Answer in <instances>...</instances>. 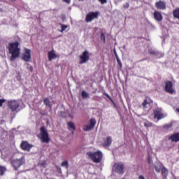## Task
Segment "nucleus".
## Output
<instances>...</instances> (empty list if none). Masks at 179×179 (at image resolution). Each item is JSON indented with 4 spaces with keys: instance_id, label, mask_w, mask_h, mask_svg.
I'll use <instances>...</instances> for the list:
<instances>
[{
    "instance_id": "nucleus-1",
    "label": "nucleus",
    "mask_w": 179,
    "mask_h": 179,
    "mask_svg": "<svg viewBox=\"0 0 179 179\" xmlns=\"http://www.w3.org/2000/svg\"><path fill=\"white\" fill-rule=\"evenodd\" d=\"M8 51L11 54L10 61H15V58H17L20 55L19 42L9 43Z\"/></svg>"
},
{
    "instance_id": "nucleus-2",
    "label": "nucleus",
    "mask_w": 179,
    "mask_h": 179,
    "mask_svg": "<svg viewBox=\"0 0 179 179\" xmlns=\"http://www.w3.org/2000/svg\"><path fill=\"white\" fill-rule=\"evenodd\" d=\"M87 156H88L94 163H100L101 159H103V153L100 150H98L96 152H87Z\"/></svg>"
},
{
    "instance_id": "nucleus-3",
    "label": "nucleus",
    "mask_w": 179,
    "mask_h": 179,
    "mask_svg": "<svg viewBox=\"0 0 179 179\" xmlns=\"http://www.w3.org/2000/svg\"><path fill=\"white\" fill-rule=\"evenodd\" d=\"M41 139L42 143H48L50 142V137H48V131L45 127H42L40 128V134L38 136Z\"/></svg>"
},
{
    "instance_id": "nucleus-4",
    "label": "nucleus",
    "mask_w": 179,
    "mask_h": 179,
    "mask_svg": "<svg viewBox=\"0 0 179 179\" xmlns=\"http://www.w3.org/2000/svg\"><path fill=\"white\" fill-rule=\"evenodd\" d=\"M19 106H20V103L16 100L8 101L7 103L8 108L12 113H15V111L19 108Z\"/></svg>"
},
{
    "instance_id": "nucleus-5",
    "label": "nucleus",
    "mask_w": 179,
    "mask_h": 179,
    "mask_svg": "<svg viewBox=\"0 0 179 179\" xmlns=\"http://www.w3.org/2000/svg\"><path fill=\"white\" fill-rule=\"evenodd\" d=\"M124 166L122 163H115L113 167V173H117V174H120V176H122L124 174Z\"/></svg>"
},
{
    "instance_id": "nucleus-6",
    "label": "nucleus",
    "mask_w": 179,
    "mask_h": 179,
    "mask_svg": "<svg viewBox=\"0 0 179 179\" xmlns=\"http://www.w3.org/2000/svg\"><path fill=\"white\" fill-rule=\"evenodd\" d=\"M97 17H99V12H90L85 17V22L90 23V22L94 20V19H97Z\"/></svg>"
},
{
    "instance_id": "nucleus-7",
    "label": "nucleus",
    "mask_w": 179,
    "mask_h": 179,
    "mask_svg": "<svg viewBox=\"0 0 179 179\" xmlns=\"http://www.w3.org/2000/svg\"><path fill=\"white\" fill-rule=\"evenodd\" d=\"M11 164L15 170H17L20 166L24 164V157H22L20 159L12 161Z\"/></svg>"
},
{
    "instance_id": "nucleus-8",
    "label": "nucleus",
    "mask_w": 179,
    "mask_h": 179,
    "mask_svg": "<svg viewBox=\"0 0 179 179\" xmlns=\"http://www.w3.org/2000/svg\"><path fill=\"white\" fill-rule=\"evenodd\" d=\"M22 58L25 62H30L31 61V50L27 48L24 49Z\"/></svg>"
},
{
    "instance_id": "nucleus-9",
    "label": "nucleus",
    "mask_w": 179,
    "mask_h": 179,
    "mask_svg": "<svg viewBox=\"0 0 179 179\" xmlns=\"http://www.w3.org/2000/svg\"><path fill=\"white\" fill-rule=\"evenodd\" d=\"M79 58L80 59V61L79 62L80 65H83V64H86V62L89 61L90 58L89 52H87V50L84 51L83 54L79 56Z\"/></svg>"
},
{
    "instance_id": "nucleus-10",
    "label": "nucleus",
    "mask_w": 179,
    "mask_h": 179,
    "mask_svg": "<svg viewBox=\"0 0 179 179\" xmlns=\"http://www.w3.org/2000/svg\"><path fill=\"white\" fill-rule=\"evenodd\" d=\"M165 117H166V115L163 114L162 109L157 108L154 110V118H157V121H159V120H163V118Z\"/></svg>"
},
{
    "instance_id": "nucleus-11",
    "label": "nucleus",
    "mask_w": 179,
    "mask_h": 179,
    "mask_svg": "<svg viewBox=\"0 0 179 179\" xmlns=\"http://www.w3.org/2000/svg\"><path fill=\"white\" fill-rule=\"evenodd\" d=\"M111 143H113V138L108 136L103 140L102 145H103L104 148H110Z\"/></svg>"
},
{
    "instance_id": "nucleus-12",
    "label": "nucleus",
    "mask_w": 179,
    "mask_h": 179,
    "mask_svg": "<svg viewBox=\"0 0 179 179\" xmlns=\"http://www.w3.org/2000/svg\"><path fill=\"white\" fill-rule=\"evenodd\" d=\"M20 146L22 150H27V152H29L30 149L33 148V145L27 143V141H23Z\"/></svg>"
},
{
    "instance_id": "nucleus-13",
    "label": "nucleus",
    "mask_w": 179,
    "mask_h": 179,
    "mask_svg": "<svg viewBox=\"0 0 179 179\" xmlns=\"http://www.w3.org/2000/svg\"><path fill=\"white\" fill-rule=\"evenodd\" d=\"M165 90L167 93H170L173 94L174 93V90L173 89V83L171 81H168L165 85Z\"/></svg>"
},
{
    "instance_id": "nucleus-14",
    "label": "nucleus",
    "mask_w": 179,
    "mask_h": 179,
    "mask_svg": "<svg viewBox=\"0 0 179 179\" xmlns=\"http://www.w3.org/2000/svg\"><path fill=\"white\" fill-rule=\"evenodd\" d=\"M155 8H157V9H160L161 10H164L166 8V3L162 1H157L155 3Z\"/></svg>"
},
{
    "instance_id": "nucleus-15",
    "label": "nucleus",
    "mask_w": 179,
    "mask_h": 179,
    "mask_svg": "<svg viewBox=\"0 0 179 179\" xmlns=\"http://www.w3.org/2000/svg\"><path fill=\"white\" fill-rule=\"evenodd\" d=\"M150 103L151 101L150 99H145L142 103L143 110H148V108H150Z\"/></svg>"
},
{
    "instance_id": "nucleus-16",
    "label": "nucleus",
    "mask_w": 179,
    "mask_h": 179,
    "mask_svg": "<svg viewBox=\"0 0 179 179\" xmlns=\"http://www.w3.org/2000/svg\"><path fill=\"white\" fill-rule=\"evenodd\" d=\"M154 18L157 22H162L163 20V15H162V13L158 11H155L154 12Z\"/></svg>"
},
{
    "instance_id": "nucleus-17",
    "label": "nucleus",
    "mask_w": 179,
    "mask_h": 179,
    "mask_svg": "<svg viewBox=\"0 0 179 179\" xmlns=\"http://www.w3.org/2000/svg\"><path fill=\"white\" fill-rule=\"evenodd\" d=\"M49 61H52L55 58H57V54H55V50H52L48 52Z\"/></svg>"
},
{
    "instance_id": "nucleus-18",
    "label": "nucleus",
    "mask_w": 179,
    "mask_h": 179,
    "mask_svg": "<svg viewBox=\"0 0 179 179\" xmlns=\"http://www.w3.org/2000/svg\"><path fill=\"white\" fill-rule=\"evenodd\" d=\"M150 54L156 55L157 58H163L164 57V53L160 52L150 51Z\"/></svg>"
},
{
    "instance_id": "nucleus-19",
    "label": "nucleus",
    "mask_w": 179,
    "mask_h": 179,
    "mask_svg": "<svg viewBox=\"0 0 179 179\" xmlns=\"http://www.w3.org/2000/svg\"><path fill=\"white\" fill-rule=\"evenodd\" d=\"M172 142H179V133H175L171 136Z\"/></svg>"
},
{
    "instance_id": "nucleus-20",
    "label": "nucleus",
    "mask_w": 179,
    "mask_h": 179,
    "mask_svg": "<svg viewBox=\"0 0 179 179\" xmlns=\"http://www.w3.org/2000/svg\"><path fill=\"white\" fill-rule=\"evenodd\" d=\"M67 125L69 127V129H70V131H76V127H75V123H73V122H67Z\"/></svg>"
},
{
    "instance_id": "nucleus-21",
    "label": "nucleus",
    "mask_w": 179,
    "mask_h": 179,
    "mask_svg": "<svg viewBox=\"0 0 179 179\" xmlns=\"http://www.w3.org/2000/svg\"><path fill=\"white\" fill-rule=\"evenodd\" d=\"M59 26H60L61 29H59V31H60V33H64V31H65L66 29H68V25H65L64 24H59Z\"/></svg>"
},
{
    "instance_id": "nucleus-22",
    "label": "nucleus",
    "mask_w": 179,
    "mask_h": 179,
    "mask_svg": "<svg viewBox=\"0 0 179 179\" xmlns=\"http://www.w3.org/2000/svg\"><path fill=\"white\" fill-rule=\"evenodd\" d=\"M173 17H175V19L179 20V8H178L173 10Z\"/></svg>"
},
{
    "instance_id": "nucleus-23",
    "label": "nucleus",
    "mask_w": 179,
    "mask_h": 179,
    "mask_svg": "<svg viewBox=\"0 0 179 179\" xmlns=\"http://www.w3.org/2000/svg\"><path fill=\"white\" fill-rule=\"evenodd\" d=\"M162 175L164 177H167V176L169 175V171L165 167H163L162 169Z\"/></svg>"
},
{
    "instance_id": "nucleus-24",
    "label": "nucleus",
    "mask_w": 179,
    "mask_h": 179,
    "mask_svg": "<svg viewBox=\"0 0 179 179\" xmlns=\"http://www.w3.org/2000/svg\"><path fill=\"white\" fill-rule=\"evenodd\" d=\"M172 127H173V123H168V124H164L162 127L164 129H170V128H172Z\"/></svg>"
},
{
    "instance_id": "nucleus-25",
    "label": "nucleus",
    "mask_w": 179,
    "mask_h": 179,
    "mask_svg": "<svg viewBox=\"0 0 179 179\" xmlns=\"http://www.w3.org/2000/svg\"><path fill=\"white\" fill-rule=\"evenodd\" d=\"M154 167L157 173H160V171H162V165H155Z\"/></svg>"
},
{
    "instance_id": "nucleus-26",
    "label": "nucleus",
    "mask_w": 179,
    "mask_h": 179,
    "mask_svg": "<svg viewBox=\"0 0 179 179\" xmlns=\"http://www.w3.org/2000/svg\"><path fill=\"white\" fill-rule=\"evenodd\" d=\"M94 125H96V120L95 119H91L90 122V126L93 128H94Z\"/></svg>"
},
{
    "instance_id": "nucleus-27",
    "label": "nucleus",
    "mask_w": 179,
    "mask_h": 179,
    "mask_svg": "<svg viewBox=\"0 0 179 179\" xmlns=\"http://www.w3.org/2000/svg\"><path fill=\"white\" fill-rule=\"evenodd\" d=\"M43 103L45 105L48 106V107H51V105L50 104V99L45 98L43 100Z\"/></svg>"
},
{
    "instance_id": "nucleus-28",
    "label": "nucleus",
    "mask_w": 179,
    "mask_h": 179,
    "mask_svg": "<svg viewBox=\"0 0 179 179\" xmlns=\"http://www.w3.org/2000/svg\"><path fill=\"white\" fill-rule=\"evenodd\" d=\"M81 95L83 97V99H89L90 97L89 94L86 92V91H83Z\"/></svg>"
},
{
    "instance_id": "nucleus-29",
    "label": "nucleus",
    "mask_w": 179,
    "mask_h": 179,
    "mask_svg": "<svg viewBox=\"0 0 179 179\" xmlns=\"http://www.w3.org/2000/svg\"><path fill=\"white\" fill-rule=\"evenodd\" d=\"M6 171V168L3 166H0V176H3V173Z\"/></svg>"
},
{
    "instance_id": "nucleus-30",
    "label": "nucleus",
    "mask_w": 179,
    "mask_h": 179,
    "mask_svg": "<svg viewBox=\"0 0 179 179\" xmlns=\"http://www.w3.org/2000/svg\"><path fill=\"white\" fill-rule=\"evenodd\" d=\"M62 167H65L66 169H69V164L68 162V161H64L62 163Z\"/></svg>"
},
{
    "instance_id": "nucleus-31",
    "label": "nucleus",
    "mask_w": 179,
    "mask_h": 179,
    "mask_svg": "<svg viewBox=\"0 0 179 179\" xmlns=\"http://www.w3.org/2000/svg\"><path fill=\"white\" fill-rule=\"evenodd\" d=\"M92 129H93L90 126V124L89 125H85L84 128H83V130L85 131H92Z\"/></svg>"
},
{
    "instance_id": "nucleus-32",
    "label": "nucleus",
    "mask_w": 179,
    "mask_h": 179,
    "mask_svg": "<svg viewBox=\"0 0 179 179\" xmlns=\"http://www.w3.org/2000/svg\"><path fill=\"white\" fill-rule=\"evenodd\" d=\"M116 60L118 65L120 66V68H122V62H121V59H120L119 57L116 56Z\"/></svg>"
},
{
    "instance_id": "nucleus-33",
    "label": "nucleus",
    "mask_w": 179,
    "mask_h": 179,
    "mask_svg": "<svg viewBox=\"0 0 179 179\" xmlns=\"http://www.w3.org/2000/svg\"><path fill=\"white\" fill-rule=\"evenodd\" d=\"M101 40L103 41V43H106V36L103 33L101 34Z\"/></svg>"
},
{
    "instance_id": "nucleus-34",
    "label": "nucleus",
    "mask_w": 179,
    "mask_h": 179,
    "mask_svg": "<svg viewBox=\"0 0 179 179\" xmlns=\"http://www.w3.org/2000/svg\"><path fill=\"white\" fill-rule=\"evenodd\" d=\"M123 7L124 8V9H128V8H129V3H125L123 5Z\"/></svg>"
},
{
    "instance_id": "nucleus-35",
    "label": "nucleus",
    "mask_w": 179,
    "mask_h": 179,
    "mask_svg": "<svg viewBox=\"0 0 179 179\" xmlns=\"http://www.w3.org/2000/svg\"><path fill=\"white\" fill-rule=\"evenodd\" d=\"M144 126L147 127V128H149V127H152V123H150V122L144 123Z\"/></svg>"
},
{
    "instance_id": "nucleus-36",
    "label": "nucleus",
    "mask_w": 179,
    "mask_h": 179,
    "mask_svg": "<svg viewBox=\"0 0 179 179\" xmlns=\"http://www.w3.org/2000/svg\"><path fill=\"white\" fill-rule=\"evenodd\" d=\"M5 101H6V100L0 99V107H2V104H3V103H5Z\"/></svg>"
},
{
    "instance_id": "nucleus-37",
    "label": "nucleus",
    "mask_w": 179,
    "mask_h": 179,
    "mask_svg": "<svg viewBox=\"0 0 179 179\" xmlns=\"http://www.w3.org/2000/svg\"><path fill=\"white\" fill-rule=\"evenodd\" d=\"M99 2H101V3L103 4V3H107V0H99Z\"/></svg>"
},
{
    "instance_id": "nucleus-38",
    "label": "nucleus",
    "mask_w": 179,
    "mask_h": 179,
    "mask_svg": "<svg viewBox=\"0 0 179 179\" xmlns=\"http://www.w3.org/2000/svg\"><path fill=\"white\" fill-rule=\"evenodd\" d=\"M138 179H145V176H140Z\"/></svg>"
},
{
    "instance_id": "nucleus-39",
    "label": "nucleus",
    "mask_w": 179,
    "mask_h": 179,
    "mask_svg": "<svg viewBox=\"0 0 179 179\" xmlns=\"http://www.w3.org/2000/svg\"><path fill=\"white\" fill-rule=\"evenodd\" d=\"M64 2H66V3H69L71 2V0H63Z\"/></svg>"
},
{
    "instance_id": "nucleus-40",
    "label": "nucleus",
    "mask_w": 179,
    "mask_h": 179,
    "mask_svg": "<svg viewBox=\"0 0 179 179\" xmlns=\"http://www.w3.org/2000/svg\"><path fill=\"white\" fill-rule=\"evenodd\" d=\"M123 48H125V46H123Z\"/></svg>"
},
{
    "instance_id": "nucleus-41",
    "label": "nucleus",
    "mask_w": 179,
    "mask_h": 179,
    "mask_svg": "<svg viewBox=\"0 0 179 179\" xmlns=\"http://www.w3.org/2000/svg\"><path fill=\"white\" fill-rule=\"evenodd\" d=\"M79 1H83V0H79Z\"/></svg>"
},
{
    "instance_id": "nucleus-42",
    "label": "nucleus",
    "mask_w": 179,
    "mask_h": 179,
    "mask_svg": "<svg viewBox=\"0 0 179 179\" xmlns=\"http://www.w3.org/2000/svg\"><path fill=\"white\" fill-rule=\"evenodd\" d=\"M122 179H125V178H122Z\"/></svg>"
}]
</instances>
